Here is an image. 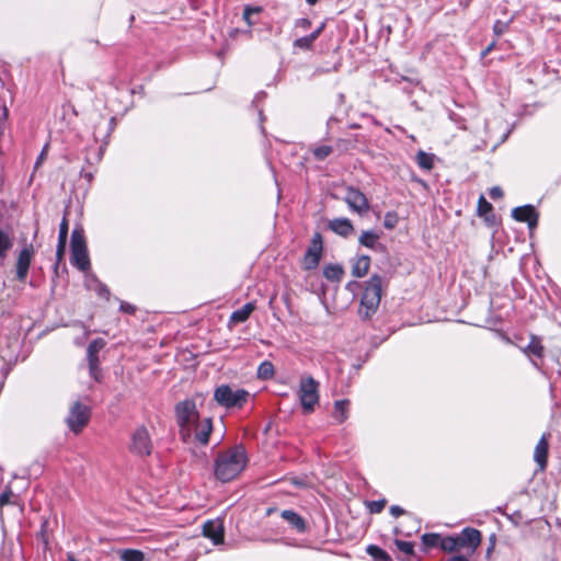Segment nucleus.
<instances>
[{
	"instance_id": "obj_16",
	"label": "nucleus",
	"mask_w": 561,
	"mask_h": 561,
	"mask_svg": "<svg viewBox=\"0 0 561 561\" xmlns=\"http://www.w3.org/2000/svg\"><path fill=\"white\" fill-rule=\"evenodd\" d=\"M328 228L336 233L337 236H341L343 238H347L352 236L355 231L354 226L352 221L348 218H335L328 222Z\"/></svg>"
},
{
	"instance_id": "obj_25",
	"label": "nucleus",
	"mask_w": 561,
	"mask_h": 561,
	"mask_svg": "<svg viewBox=\"0 0 561 561\" xmlns=\"http://www.w3.org/2000/svg\"><path fill=\"white\" fill-rule=\"evenodd\" d=\"M13 247V238L0 228V261H3Z\"/></svg>"
},
{
	"instance_id": "obj_24",
	"label": "nucleus",
	"mask_w": 561,
	"mask_h": 561,
	"mask_svg": "<svg viewBox=\"0 0 561 561\" xmlns=\"http://www.w3.org/2000/svg\"><path fill=\"white\" fill-rule=\"evenodd\" d=\"M348 400H337L334 402V411H333V419L337 423H343L348 417Z\"/></svg>"
},
{
	"instance_id": "obj_1",
	"label": "nucleus",
	"mask_w": 561,
	"mask_h": 561,
	"mask_svg": "<svg viewBox=\"0 0 561 561\" xmlns=\"http://www.w3.org/2000/svg\"><path fill=\"white\" fill-rule=\"evenodd\" d=\"M176 423L180 428V435L184 442H190L193 437L202 445H206L213 430L209 417L199 420L194 400L186 399L175 405Z\"/></svg>"
},
{
	"instance_id": "obj_8",
	"label": "nucleus",
	"mask_w": 561,
	"mask_h": 561,
	"mask_svg": "<svg viewBox=\"0 0 561 561\" xmlns=\"http://www.w3.org/2000/svg\"><path fill=\"white\" fill-rule=\"evenodd\" d=\"M103 339L93 340L87 348V358L91 377L95 382L102 381V369L100 368L99 353L105 346Z\"/></svg>"
},
{
	"instance_id": "obj_44",
	"label": "nucleus",
	"mask_w": 561,
	"mask_h": 561,
	"mask_svg": "<svg viewBox=\"0 0 561 561\" xmlns=\"http://www.w3.org/2000/svg\"><path fill=\"white\" fill-rule=\"evenodd\" d=\"M95 291H96V294L100 297H102V298H104L106 300L110 299L111 291H110L108 287L105 284L99 283L96 288H95Z\"/></svg>"
},
{
	"instance_id": "obj_46",
	"label": "nucleus",
	"mask_w": 561,
	"mask_h": 561,
	"mask_svg": "<svg viewBox=\"0 0 561 561\" xmlns=\"http://www.w3.org/2000/svg\"><path fill=\"white\" fill-rule=\"evenodd\" d=\"M489 195L491 198L497 199L503 196V191L500 186H494L490 190Z\"/></svg>"
},
{
	"instance_id": "obj_55",
	"label": "nucleus",
	"mask_w": 561,
	"mask_h": 561,
	"mask_svg": "<svg viewBox=\"0 0 561 561\" xmlns=\"http://www.w3.org/2000/svg\"><path fill=\"white\" fill-rule=\"evenodd\" d=\"M44 152L41 153L39 158H37L36 163H39L41 159H43Z\"/></svg>"
},
{
	"instance_id": "obj_23",
	"label": "nucleus",
	"mask_w": 561,
	"mask_h": 561,
	"mask_svg": "<svg viewBox=\"0 0 561 561\" xmlns=\"http://www.w3.org/2000/svg\"><path fill=\"white\" fill-rule=\"evenodd\" d=\"M380 239V236L371 230L363 231L362 234L358 238V242L360 245L366 247L368 249H377L380 247V243L378 242Z\"/></svg>"
},
{
	"instance_id": "obj_19",
	"label": "nucleus",
	"mask_w": 561,
	"mask_h": 561,
	"mask_svg": "<svg viewBox=\"0 0 561 561\" xmlns=\"http://www.w3.org/2000/svg\"><path fill=\"white\" fill-rule=\"evenodd\" d=\"M322 273L327 280L340 283L344 277L345 271L341 264L329 263L323 266Z\"/></svg>"
},
{
	"instance_id": "obj_17",
	"label": "nucleus",
	"mask_w": 561,
	"mask_h": 561,
	"mask_svg": "<svg viewBox=\"0 0 561 561\" xmlns=\"http://www.w3.org/2000/svg\"><path fill=\"white\" fill-rule=\"evenodd\" d=\"M298 398L305 412L313 411L314 405L319 401L317 388H299Z\"/></svg>"
},
{
	"instance_id": "obj_38",
	"label": "nucleus",
	"mask_w": 561,
	"mask_h": 561,
	"mask_svg": "<svg viewBox=\"0 0 561 561\" xmlns=\"http://www.w3.org/2000/svg\"><path fill=\"white\" fill-rule=\"evenodd\" d=\"M386 503V500L371 501L367 503V507L371 514H378L382 512Z\"/></svg>"
},
{
	"instance_id": "obj_22",
	"label": "nucleus",
	"mask_w": 561,
	"mask_h": 561,
	"mask_svg": "<svg viewBox=\"0 0 561 561\" xmlns=\"http://www.w3.org/2000/svg\"><path fill=\"white\" fill-rule=\"evenodd\" d=\"M280 516L290 524L297 531L302 533L306 529L305 520L294 511L284 510Z\"/></svg>"
},
{
	"instance_id": "obj_10",
	"label": "nucleus",
	"mask_w": 561,
	"mask_h": 561,
	"mask_svg": "<svg viewBox=\"0 0 561 561\" xmlns=\"http://www.w3.org/2000/svg\"><path fill=\"white\" fill-rule=\"evenodd\" d=\"M344 201L351 210L357 213L359 216L367 214L370 207L366 195L353 186L346 187Z\"/></svg>"
},
{
	"instance_id": "obj_11",
	"label": "nucleus",
	"mask_w": 561,
	"mask_h": 561,
	"mask_svg": "<svg viewBox=\"0 0 561 561\" xmlns=\"http://www.w3.org/2000/svg\"><path fill=\"white\" fill-rule=\"evenodd\" d=\"M33 247L32 244L25 245L19 253L16 259V279L19 282H25L27 273L33 259Z\"/></svg>"
},
{
	"instance_id": "obj_43",
	"label": "nucleus",
	"mask_w": 561,
	"mask_h": 561,
	"mask_svg": "<svg viewBox=\"0 0 561 561\" xmlns=\"http://www.w3.org/2000/svg\"><path fill=\"white\" fill-rule=\"evenodd\" d=\"M312 25V22L308 18L297 19L295 21V28H299L301 31H308Z\"/></svg>"
},
{
	"instance_id": "obj_52",
	"label": "nucleus",
	"mask_w": 561,
	"mask_h": 561,
	"mask_svg": "<svg viewBox=\"0 0 561 561\" xmlns=\"http://www.w3.org/2000/svg\"><path fill=\"white\" fill-rule=\"evenodd\" d=\"M448 561H469L467 556H453Z\"/></svg>"
},
{
	"instance_id": "obj_41",
	"label": "nucleus",
	"mask_w": 561,
	"mask_h": 561,
	"mask_svg": "<svg viewBox=\"0 0 561 561\" xmlns=\"http://www.w3.org/2000/svg\"><path fill=\"white\" fill-rule=\"evenodd\" d=\"M66 244L67 243H60V242H58V244H57L56 264L54 266V271H55L56 274L58 273V266H59L60 262H62V260H64V255H65V251H66Z\"/></svg>"
},
{
	"instance_id": "obj_2",
	"label": "nucleus",
	"mask_w": 561,
	"mask_h": 561,
	"mask_svg": "<svg viewBox=\"0 0 561 561\" xmlns=\"http://www.w3.org/2000/svg\"><path fill=\"white\" fill-rule=\"evenodd\" d=\"M247 455L242 447L237 446L218 455L215 462V476L222 482L234 479L245 467Z\"/></svg>"
},
{
	"instance_id": "obj_51",
	"label": "nucleus",
	"mask_w": 561,
	"mask_h": 561,
	"mask_svg": "<svg viewBox=\"0 0 561 561\" xmlns=\"http://www.w3.org/2000/svg\"><path fill=\"white\" fill-rule=\"evenodd\" d=\"M121 310L126 312V313H134L136 311V308L133 305H130V304L122 302L121 304Z\"/></svg>"
},
{
	"instance_id": "obj_31",
	"label": "nucleus",
	"mask_w": 561,
	"mask_h": 561,
	"mask_svg": "<svg viewBox=\"0 0 561 561\" xmlns=\"http://www.w3.org/2000/svg\"><path fill=\"white\" fill-rule=\"evenodd\" d=\"M310 151L312 152L316 160L323 161L333 152V147L323 145V146L314 147V148L310 149Z\"/></svg>"
},
{
	"instance_id": "obj_14",
	"label": "nucleus",
	"mask_w": 561,
	"mask_h": 561,
	"mask_svg": "<svg viewBox=\"0 0 561 561\" xmlns=\"http://www.w3.org/2000/svg\"><path fill=\"white\" fill-rule=\"evenodd\" d=\"M523 353L533 359L534 364L537 365L536 359H542L545 357V346L540 336L530 334L529 343L522 348Z\"/></svg>"
},
{
	"instance_id": "obj_50",
	"label": "nucleus",
	"mask_w": 561,
	"mask_h": 561,
	"mask_svg": "<svg viewBox=\"0 0 561 561\" xmlns=\"http://www.w3.org/2000/svg\"><path fill=\"white\" fill-rule=\"evenodd\" d=\"M496 41L491 42L482 51H481V58L486 57L495 47Z\"/></svg>"
},
{
	"instance_id": "obj_29",
	"label": "nucleus",
	"mask_w": 561,
	"mask_h": 561,
	"mask_svg": "<svg viewBox=\"0 0 561 561\" xmlns=\"http://www.w3.org/2000/svg\"><path fill=\"white\" fill-rule=\"evenodd\" d=\"M416 162L424 170H432L434 167V154L420 150L416 153Z\"/></svg>"
},
{
	"instance_id": "obj_36",
	"label": "nucleus",
	"mask_w": 561,
	"mask_h": 561,
	"mask_svg": "<svg viewBox=\"0 0 561 561\" xmlns=\"http://www.w3.org/2000/svg\"><path fill=\"white\" fill-rule=\"evenodd\" d=\"M68 220L66 217L62 218L60 225H59V234H58V242L60 243H67L68 239Z\"/></svg>"
},
{
	"instance_id": "obj_21",
	"label": "nucleus",
	"mask_w": 561,
	"mask_h": 561,
	"mask_svg": "<svg viewBox=\"0 0 561 561\" xmlns=\"http://www.w3.org/2000/svg\"><path fill=\"white\" fill-rule=\"evenodd\" d=\"M254 309L255 306L253 302L243 305L240 309H237L231 313L230 322L233 324L245 322Z\"/></svg>"
},
{
	"instance_id": "obj_30",
	"label": "nucleus",
	"mask_w": 561,
	"mask_h": 561,
	"mask_svg": "<svg viewBox=\"0 0 561 561\" xmlns=\"http://www.w3.org/2000/svg\"><path fill=\"white\" fill-rule=\"evenodd\" d=\"M366 551L374 559V561H392L388 552L378 546L369 545Z\"/></svg>"
},
{
	"instance_id": "obj_9",
	"label": "nucleus",
	"mask_w": 561,
	"mask_h": 561,
	"mask_svg": "<svg viewBox=\"0 0 561 561\" xmlns=\"http://www.w3.org/2000/svg\"><path fill=\"white\" fill-rule=\"evenodd\" d=\"M130 451L137 456L146 457L152 451V443L146 427H138L131 435Z\"/></svg>"
},
{
	"instance_id": "obj_7",
	"label": "nucleus",
	"mask_w": 561,
	"mask_h": 561,
	"mask_svg": "<svg viewBox=\"0 0 561 561\" xmlns=\"http://www.w3.org/2000/svg\"><path fill=\"white\" fill-rule=\"evenodd\" d=\"M90 419V410L87 405L75 402L67 416V425L75 434H78L88 424Z\"/></svg>"
},
{
	"instance_id": "obj_13",
	"label": "nucleus",
	"mask_w": 561,
	"mask_h": 561,
	"mask_svg": "<svg viewBox=\"0 0 561 561\" xmlns=\"http://www.w3.org/2000/svg\"><path fill=\"white\" fill-rule=\"evenodd\" d=\"M459 536L461 549H467L468 554H472L481 543V533L474 528H465Z\"/></svg>"
},
{
	"instance_id": "obj_27",
	"label": "nucleus",
	"mask_w": 561,
	"mask_h": 561,
	"mask_svg": "<svg viewBox=\"0 0 561 561\" xmlns=\"http://www.w3.org/2000/svg\"><path fill=\"white\" fill-rule=\"evenodd\" d=\"M117 553L122 561H145V553L137 549H123Z\"/></svg>"
},
{
	"instance_id": "obj_3",
	"label": "nucleus",
	"mask_w": 561,
	"mask_h": 561,
	"mask_svg": "<svg viewBox=\"0 0 561 561\" xmlns=\"http://www.w3.org/2000/svg\"><path fill=\"white\" fill-rule=\"evenodd\" d=\"M382 290V277L378 274L371 275L360 297L358 313L364 320H368L376 313Z\"/></svg>"
},
{
	"instance_id": "obj_45",
	"label": "nucleus",
	"mask_w": 561,
	"mask_h": 561,
	"mask_svg": "<svg viewBox=\"0 0 561 561\" xmlns=\"http://www.w3.org/2000/svg\"><path fill=\"white\" fill-rule=\"evenodd\" d=\"M299 386H319V383L311 376H301Z\"/></svg>"
},
{
	"instance_id": "obj_32",
	"label": "nucleus",
	"mask_w": 561,
	"mask_h": 561,
	"mask_svg": "<svg viewBox=\"0 0 561 561\" xmlns=\"http://www.w3.org/2000/svg\"><path fill=\"white\" fill-rule=\"evenodd\" d=\"M492 210H493V206L491 203H489L483 195L480 196L479 201H478V208H477V211H478V215L480 217H484L485 220L488 221L489 220V217H488V214H492Z\"/></svg>"
},
{
	"instance_id": "obj_57",
	"label": "nucleus",
	"mask_w": 561,
	"mask_h": 561,
	"mask_svg": "<svg viewBox=\"0 0 561 561\" xmlns=\"http://www.w3.org/2000/svg\"><path fill=\"white\" fill-rule=\"evenodd\" d=\"M44 152L41 153L39 158H37L36 163H39L41 159H43Z\"/></svg>"
},
{
	"instance_id": "obj_35",
	"label": "nucleus",
	"mask_w": 561,
	"mask_h": 561,
	"mask_svg": "<svg viewBox=\"0 0 561 561\" xmlns=\"http://www.w3.org/2000/svg\"><path fill=\"white\" fill-rule=\"evenodd\" d=\"M439 541H440V536L438 534H424L422 536V542L427 548L438 546Z\"/></svg>"
},
{
	"instance_id": "obj_18",
	"label": "nucleus",
	"mask_w": 561,
	"mask_h": 561,
	"mask_svg": "<svg viewBox=\"0 0 561 561\" xmlns=\"http://www.w3.org/2000/svg\"><path fill=\"white\" fill-rule=\"evenodd\" d=\"M548 434H543L539 442L537 443L534 451V460L538 465L540 470H545L547 467V458H548Z\"/></svg>"
},
{
	"instance_id": "obj_58",
	"label": "nucleus",
	"mask_w": 561,
	"mask_h": 561,
	"mask_svg": "<svg viewBox=\"0 0 561 561\" xmlns=\"http://www.w3.org/2000/svg\"><path fill=\"white\" fill-rule=\"evenodd\" d=\"M417 182L424 186L426 185V183L423 180H417Z\"/></svg>"
},
{
	"instance_id": "obj_39",
	"label": "nucleus",
	"mask_w": 561,
	"mask_h": 561,
	"mask_svg": "<svg viewBox=\"0 0 561 561\" xmlns=\"http://www.w3.org/2000/svg\"><path fill=\"white\" fill-rule=\"evenodd\" d=\"M396 546L398 547V549L400 551H402L403 553L410 556V554H413L414 552V546L412 542L410 541H403V540H399L397 539L394 541Z\"/></svg>"
},
{
	"instance_id": "obj_56",
	"label": "nucleus",
	"mask_w": 561,
	"mask_h": 561,
	"mask_svg": "<svg viewBox=\"0 0 561 561\" xmlns=\"http://www.w3.org/2000/svg\"><path fill=\"white\" fill-rule=\"evenodd\" d=\"M44 152L41 153L39 158H37L36 163H39L41 159H43Z\"/></svg>"
},
{
	"instance_id": "obj_54",
	"label": "nucleus",
	"mask_w": 561,
	"mask_h": 561,
	"mask_svg": "<svg viewBox=\"0 0 561 561\" xmlns=\"http://www.w3.org/2000/svg\"><path fill=\"white\" fill-rule=\"evenodd\" d=\"M68 561H77L73 554H68Z\"/></svg>"
},
{
	"instance_id": "obj_5",
	"label": "nucleus",
	"mask_w": 561,
	"mask_h": 561,
	"mask_svg": "<svg viewBox=\"0 0 561 561\" xmlns=\"http://www.w3.org/2000/svg\"><path fill=\"white\" fill-rule=\"evenodd\" d=\"M216 388L214 398L222 407L241 408L249 397V392L243 388Z\"/></svg>"
},
{
	"instance_id": "obj_15",
	"label": "nucleus",
	"mask_w": 561,
	"mask_h": 561,
	"mask_svg": "<svg viewBox=\"0 0 561 561\" xmlns=\"http://www.w3.org/2000/svg\"><path fill=\"white\" fill-rule=\"evenodd\" d=\"M203 534L209 538L214 545L222 543L224 541V525L219 519L208 520L203 526Z\"/></svg>"
},
{
	"instance_id": "obj_49",
	"label": "nucleus",
	"mask_w": 561,
	"mask_h": 561,
	"mask_svg": "<svg viewBox=\"0 0 561 561\" xmlns=\"http://www.w3.org/2000/svg\"><path fill=\"white\" fill-rule=\"evenodd\" d=\"M390 514L393 516V517H399L401 515L404 514V510L398 505H392L390 507Z\"/></svg>"
},
{
	"instance_id": "obj_12",
	"label": "nucleus",
	"mask_w": 561,
	"mask_h": 561,
	"mask_svg": "<svg viewBox=\"0 0 561 561\" xmlns=\"http://www.w3.org/2000/svg\"><path fill=\"white\" fill-rule=\"evenodd\" d=\"M512 217L516 221L527 222L529 229H534L538 225L539 214L536 211L533 205H525L515 207L512 210Z\"/></svg>"
},
{
	"instance_id": "obj_20",
	"label": "nucleus",
	"mask_w": 561,
	"mask_h": 561,
	"mask_svg": "<svg viewBox=\"0 0 561 561\" xmlns=\"http://www.w3.org/2000/svg\"><path fill=\"white\" fill-rule=\"evenodd\" d=\"M370 267V257L368 255H359L352 261V275L357 278L364 277Z\"/></svg>"
},
{
	"instance_id": "obj_28",
	"label": "nucleus",
	"mask_w": 561,
	"mask_h": 561,
	"mask_svg": "<svg viewBox=\"0 0 561 561\" xmlns=\"http://www.w3.org/2000/svg\"><path fill=\"white\" fill-rule=\"evenodd\" d=\"M256 375L262 381L272 379L274 376V365L270 360H264L260 364Z\"/></svg>"
},
{
	"instance_id": "obj_33",
	"label": "nucleus",
	"mask_w": 561,
	"mask_h": 561,
	"mask_svg": "<svg viewBox=\"0 0 561 561\" xmlns=\"http://www.w3.org/2000/svg\"><path fill=\"white\" fill-rule=\"evenodd\" d=\"M316 39L311 35L302 36L294 41L293 46L302 50H310Z\"/></svg>"
},
{
	"instance_id": "obj_37",
	"label": "nucleus",
	"mask_w": 561,
	"mask_h": 561,
	"mask_svg": "<svg viewBox=\"0 0 561 561\" xmlns=\"http://www.w3.org/2000/svg\"><path fill=\"white\" fill-rule=\"evenodd\" d=\"M398 224V215L393 211H388L385 215L383 227L386 229H393Z\"/></svg>"
},
{
	"instance_id": "obj_59",
	"label": "nucleus",
	"mask_w": 561,
	"mask_h": 561,
	"mask_svg": "<svg viewBox=\"0 0 561 561\" xmlns=\"http://www.w3.org/2000/svg\"><path fill=\"white\" fill-rule=\"evenodd\" d=\"M294 483L297 485H302V483L300 481H294Z\"/></svg>"
},
{
	"instance_id": "obj_26",
	"label": "nucleus",
	"mask_w": 561,
	"mask_h": 561,
	"mask_svg": "<svg viewBox=\"0 0 561 561\" xmlns=\"http://www.w3.org/2000/svg\"><path fill=\"white\" fill-rule=\"evenodd\" d=\"M439 547L448 552L460 550L459 536L440 537Z\"/></svg>"
},
{
	"instance_id": "obj_47",
	"label": "nucleus",
	"mask_w": 561,
	"mask_h": 561,
	"mask_svg": "<svg viewBox=\"0 0 561 561\" xmlns=\"http://www.w3.org/2000/svg\"><path fill=\"white\" fill-rule=\"evenodd\" d=\"M12 496L11 491H5L0 495V507L10 503V499Z\"/></svg>"
},
{
	"instance_id": "obj_42",
	"label": "nucleus",
	"mask_w": 561,
	"mask_h": 561,
	"mask_svg": "<svg viewBox=\"0 0 561 561\" xmlns=\"http://www.w3.org/2000/svg\"><path fill=\"white\" fill-rule=\"evenodd\" d=\"M507 28H508V24L506 22L496 20L493 25V33L496 37H500L507 31Z\"/></svg>"
},
{
	"instance_id": "obj_48",
	"label": "nucleus",
	"mask_w": 561,
	"mask_h": 561,
	"mask_svg": "<svg viewBox=\"0 0 561 561\" xmlns=\"http://www.w3.org/2000/svg\"><path fill=\"white\" fill-rule=\"evenodd\" d=\"M325 28V22H322L314 31L310 33L311 37H313L316 41L319 38V36L322 34V32Z\"/></svg>"
},
{
	"instance_id": "obj_40",
	"label": "nucleus",
	"mask_w": 561,
	"mask_h": 561,
	"mask_svg": "<svg viewBox=\"0 0 561 561\" xmlns=\"http://www.w3.org/2000/svg\"><path fill=\"white\" fill-rule=\"evenodd\" d=\"M261 11V8L259 7H251V5H245L244 10H243V20L244 22L249 25V26H252L254 23L251 21V15L253 13H259Z\"/></svg>"
},
{
	"instance_id": "obj_34",
	"label": "nucleus",
	"mask_w": 561,
	"mask_h": 561,
	"mask_svg": "<svg viewBox=\"0 0 561 561\" xmlns=\"http://www.w3.org/2000/svg\"><path fill=\"white\" fill-rule=\"evenodd\" d=\"M357 142V139L355 136L348 137V138H339L336 140V148L342 151H347L355 147V144Z\"/></svg>"
},
{
	"instance_id": "obj_4",
	"label": "nucleus",
	"mask_w": 561,
	"mask_h": 561,
	"mask_svg": "<svg viewBox=\"0 0 561 561\" xmlns=\"http://www.w3.org/2000/svg\"><path fill=\"white\" fill-rule=\"evenodd\" d=\"M70 262L79 271L85 272L90 268L87 242L82 228H75L70 240Z\"/></svg>"
},
{
	"instance_id": "obj_6",
	"label": "nucleus",
	"mask_w": 561,
	"mask_h": 561,
	"mask_svg": "<svg viewBox=\"0 0 561 561\" xmlns=\"http://www.w3.org/2000/svg\"><path fill=\"white\" fill-rule=\"evenodd\" d=\"M323 250L324 248L322 234L319 231H316L302 257V268L306 271L316 270L322 259Z\"/></svg>"
},
{
	"instance_id": "obj_53",
	"label": "nucleus",
	"mask_w": 561,
	"mask_h": 561,
	"mask_svg": "<svg viewBox=\"0 0 561 561\" xmlns=\"http://www.w3.org/2000/svg\"><path fill=\"white\" fill-rule=\"evenodd\" d=\"M306 2L310 5H314L318 2V0H306Z\"/></svg>"
}]
</instances>
